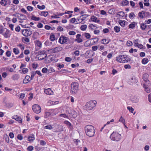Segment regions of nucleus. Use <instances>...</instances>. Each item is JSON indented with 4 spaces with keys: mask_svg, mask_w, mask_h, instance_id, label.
<instances>
[{
    "mask_svg": "<svg viewBox=\"0 0 151 151\" xmlns=\"http://www.w3.org/2000/svg\"><path fill=\"white\" fill-rule=\"evenodd\" d=\"M22 33L24 36L28 37L31 35L32 34V32L30 29H25L22 31Z\"/></svg>",
    "mask_w": 151,
    "mask_h": 151,
    "instance_id": "8",
    "label": "nucleus"
},
{
    "mask_svg": "<svg viewBox=\"0 0 151 151\" xmlns=\"http://www.w3.org/2000/svg\"><path fill=\"white\" fill-rule=\"evenodd\" d=\"M51 114V113L49 112H45V117L46 118L49 116Z\"/></svg>",
    "mask_w": 151,
    "mask_h": 151,
    "instance_id": "55",
    "label": "nucleus"
},
{
    "mask_svg": "<svg viewBox=\"0 0 151 151\" xmlns=\"http://www.w3.org/2000/svg\"><path fill=\"white\" fill-rule=\"evenodd\" d=\"M124 15V13L123 12H120L117 14L116 17H123Z\"/></svg>",
    "mask_w": 151,
    "mask_h": 151,
    "instance_id": "23",
    "label": "nucleus"
},
{
    "mask_svg": "<svg viewBox=\"0 0 151 151\" xmlns=\"http://www.w3.org/2000/svg\"><path fill=\"white\" fill-rule=\"evenodd\" d=\"M148 76L149 75L147 73H145L143 74V79L145 82L144 84H145L147 85L150 84V81L147 79Z\"/></svg>",
    "mask_w": 151,
    "mask_h": 151,
    "instance_id": "11",
    "label": "nucleus"
},
{
    "mask_svg": "<svg viewBox=\"0 0 151 151\" xmlns=\"http://www.w3.org/2000/svg\"><path fill=\"white\" fill-rule=\"evenodd\" d=\"M81 35L79 34H77L76 35V39H75V41L78 43H80L83 42L82 39L81 38Z\"/></svg>",
    "mask_w": 151,
    "mask_h": 151,
    "instance_id": "14",
    "label": "nucleus"
},
{
    "mask_svg": "<svg viewBox=\"0 0 151 151\" xmlns=\"http://www.w3.org/2000/svg\"><path fill=\"white\" fill-rule=\"evenodd\" d=\"M4 139L6 140L7 142H9V138L7 134H5L4 135Z\"/></svg>",
    "mask_w": 151,
    "mask_h": 151,
    "instance_id": "37",
    "label": "nucleus"
},
{
    "mask_svg": "<svg viewBox=\"0 0 151 151\" xmlns=\"http://www.w3.org/2000/svg\"><path fill=\"white\" fill-rule=\"evenodd\" d=\"M114 29L115 32L117 33L119 32L120 31V28L117 26H115Z\"/></svg>",
    "mask_w": 151,
    "mask_h": 151,
    "instance_id": "30",
    "label": "nucleus"
},
{
    "mask_svg": "<svg viewBox=\"0 0 151 151\" xmlns=\"http://www.w3.org/2000/svg\"><path fill=\"white\" fill-rule=\"evenodd\" d=\"M27 9L29 11L31 12L33 10V8L30 6H27Z\"/></svg>",
    "mask_w": 151,
    "mask_h": 151,
    "instance_id": "51",
    "label": "nucleus"
},
{
    "mask_svg": "<svg viewBox=\"0 0 151 151\" xmlns=\"http://www.w3.org/2000/svg\"><path fill=\"white\" fill-rule=\"evenodd\" d=\"M148 60L147 58L143 59L142 60V63L144 64H145L148 62Z\"/></svg>",
    "mask_w": 151,
    "mask_h": 151,
    "instance_id": "31",
    "label": "nucleus"
},
{
    "mask_svg": "<svg viewBox=\"0 0 151 151\" xmlns=\"http://www.w3.org/2000/svg\"><path fill=\"white\" fill-rule=\"evenodd\" d=\"M46 143V142L43 140H41L40 141V144L41 145H45Z\"/></svg>",
    "mask_w": 151,
    "mask_h": 151,
    "instance_id": "64",
    "label": "nucleus"
},
{
    "mask_svg": "<svg viewBox=\"0 0 151 151\" xmlns=\"http://www.w3.org/2000/svg\"><path fill=\"white\" fill-rule=\"evenodd\" d=\"M48 70L47 68H43L42 70V72L43 73H46L48 71Z\"/></svg>",
    "mask_w": 151,
    "mask_h": 151,
    "instance_id": "53",
    "label": "nucleus"
},
{
    "mask_svg": "<svg viewBox=\"0 0 151 151\" xmlns=\"http://www.w3.org/2000/svg\"><path fill=\"white\" fill-rule=\"evenodd\" d=\"M76 34V32L74 31H70L68 33V34L70 35H74Z\"/></svg>",
    "mask_w": 151,
    "mask_h": 151,
    "instance_id": "61",
    "label": "nucleus"
},
{
    "mask_svg": "<svg viewBox=\"0 0 151 151\" xmlns=\"http://www.w3.org/2000/svg\"><path fill=\"white\" fill-rule=\"evenodd\" d=\"M6 0H1L0 2V4L1 5H3L4 6L6 5Z\"/></svg>",
    "mask_w": 151,
    "mask_h": 151,
    "instance_id": "46",
    "label": "nucleus"
},
{
    "mask_svg": "<svg viewBox=\"0 0 151 151\" xmlns=\"http://www.w3.org/2000/svg\"><path fill=\"white\" fill-rule=\"evenodd\" d=\"M135 22L132 23L129 25V28L131 29L134 28L135 26Z\"/></svg>",
    "mask_w": 151,
    "mask_h": 151,
    "instance_id": "27",
    "label": "nucleus"
},
{
    "mask_svg": "<svg viewBox=\"0 0 151 151\" xmlns=\"http://www.w3.org/2000/svg\"><path fill=\"white\" fill-rule=\"evenodd\" d=\"M88 16V15L87 14H84L80 17L82 21H83L85 20V19Z\"/></svg>",
    "mask_w": 151,
    "mask_h": 151,
    "instance_id": "34",
    "label": "nucleus"
},
{
    "mask_svg": "<svg viewBox=\"0 0 151 151\" xmlns=\"http://www.w3.org/2000/svg\"><path fill=\"white\" fill-rule=\"evenodd\" d=\"M74 54L76 56H78L79 55V51L78 50H76L74 52Z\"/></svg>",
    "mask_w": 151,
    "mask_h": 151,
    "instance_id": "62",
    "label": "nucleus"
},
{
    "mask_svg": "<svg viewBox=\"0 0 151 151\" xmlns=\"http://www.w3.org/2000/svg\"><path fill=\"white\" fill-rule=\"evenodd\" d=\"M119 121L122 122L124 124L125 120L124 118L122 116H121L119 120Z\"/></svg>",
    "mask_w": 151,
    "mask_h": 151,
    "instance_id": "54",
    "label": "nucleus"
},
{
    "mask_svg": "<svg viewBox=\"0 0 151 151\" xmlns=\"http://www.w3.org/2000/svg\"><path fill=\"white\" fill-rule=\"evenodd\" d=\"M91 20L95 22L99 23L100 21V20L96 16H93L91 17Z\"/></svg>",
    "mask_w": 151,
    "mask_h": 151,
    "instance_id": "18",
    "label": "nucleus"
},
{
    "mask_svg": "<svg viewBox=\"0 0 151 151\" xmlns=\"http://www.w3.org/2000/svg\"><path fill=\"white\" fill-rule=\"evenodd\" d=\"M147 14L148 12L142 11L138 13V16L140 18L143 19L145 17V15Z\"/></svg>",
    "mask_w": 151,
    "mask_h": 151,
    "instance_id": "13",
    "label": "nucleus"
},
{
    "mask_svg": "<svg viewBox=\"0 0 151 151\" xmlns=\"http://www.w3.org/2000/svg\"><path fill=\"white\" fill-rule=\"evenodd\" d=\"M17 138L19 140H21L23 139V137L21 134H18L17 136Z\"/></svg>",
    "mask_w": 151,
    "mask_h": 151,
    "instance_id": "63",
    "label": "nucleus"
},
{
    "mask_svg": "<svg viewBox=\"0 0 151 151\" xmlns=\"http://www.w3.org/2000/svg\"><path fill=\"white\" fill-rule=\"evenodd\" d=\"M44 92L46 94L50 95L52 94L53 92L50 88H48L44 90Z\"/></svg>",
    "mask_w": 151,
    "mask_h": 151,
    "instance_id": "15",
    "label": "nucleus"
},
{
    "mask_svg": "<svg viewBox=\"0 0 151 151\" xmlns=\"http://www.w3.org/2000/svg\"><path fill=\"white\" fill-rule=\"evenodd\" d=\"M97 102L96 101L92 100L86 103V106L87 110H92L96 105Z\"/></svg>",
    "mask_w": 151,
    "mask_h": 151,
    "instance_id": "3",
    "label": "nucleus"
},
{
    "mask_svg": "<svg viewBox=\"0 0 151 151\" xmlns=\"http://www.w3.org/2000/svg\"><path fill=\"white\" fill-rule=\"evenodd\" d=\"M54 71H55L54 69L52 68H49L48 70V73H51V72H53Z\"/></svg>",
    "mask_w": 151,
    "mask_h": 151,
    "instance_id": "56",
    "label": "nucleus"
},
{
    "mask_svg": "<svg viewBox=\"0 0 151 151\" xmlns=\"http://www.w3.org/2000/svg\"><path fill=\"white\" fill-rule=\"evenodd\" d=\"M69 39L68 37L61 36L59 40V42L61 44H64L67 42Z\"/></svg>",
    "mask_w": 151,
    "mask_h": 151,
    "instance_id": "9",
    "label": "nucleus"
},
{
    "mask_svg": "<svg viewBox=\"0 0 151 151\" xmlns=\"http://www.w3.org/2000/svg\"><path fill=\"white\" fill-rule=\"evenodd\" d=\"M111 139L113 140L118 141L121 138V134L116 132H113L110 136Z\"/></svg>",
    "mask_w": 151,
    "mask_h": 151,
    "instance_id": "4",
    "label": "nucleus"
},
{
    "mask_svg": "<svg viewBox=\"0 0 151 151\" xmlns=\"http://www.w3.org/2000/svg\"><path fill=\"white\" fill-rule=\"evenodd\" d=\"M135 17V16L133 12H131L129 15V17L130 19H132Z\"/></svg>",
    "mask_w": 151,
    "mask_h": 151,
    "instance_id": "39",
    "label": "nucleus"
},
{
    "mask_svg": "<svg viewBox=\"0 0 151 151\" xmlns=\"http://www.w3.org/2000/svg\"><path fill=\"white\" fill-rule=\"evenodd\" d=\"M39 35V33L37 32H35L33 34V38L34 39H36L37 38V37Z\"/></svg>",
    "mask_w": 151,
    "mask_h": 151,
    "instance_id": "33",
    "label": "nucleus"
},
{
    "mask_svg": "<svg viewBox=\"0 0 151 151\" xmlns=\"http://www.w3.org/2000/svg\"><path fill=\"white\" fill-rule=\"evenodd\" d=\"M32 109L33 111L37 114H38L41 111V108L38 105L35 104L32 106Z\"/></svg>",
    "mask_w": 151,
    "mask_h": 151,
    "instance_id": "6",
    "label": "nucleus"
},
{
    "mask_svg": "<svg viewBox=\"0 0 151 151\" xmlns=\"http://www.w3.org/2000/svg\"><path fill=\"white\" fill-rule=\"evenodd\" d=\"M35 139V136L33 134H31L28 137V140L30 142H33Z\"/></svg>",
    "mask_w": 151,
    "mask_h": 151,
    "instance_id": "20",
    "label": "nucleus"
},
{
    "mask_svg": "<svg viewBox=\"0 0 151 151\" xmlns=\"http://www.w3.org/2000/svg\"><path fill=\"white\" fill-rule=\"evenodd\" d=\"M37 7L40 9H43L45 8V6L44 5H42V6L38 5L37 6Z\"/></svg>",
    "mask_w": 151,
    "mask_h": 151,
    "instance_id": "43",
    "label": "nucleus"
},
{
    "mask_svg": "<svg viewBox=\"0 0 151 151\" xmlns=\"http://www.w3.org/2000/svg\"><path fill=\"white\" fill-rule=\"evenodd\" d=\"M150 84L147 85L145 84H143V87L145 88V91L147 93L150 92V89L149 86H150Z\"/></svg>",
    "mask_w": 151,
    "mask_h": 151,
    "instance_id": "17",
    "label": "nucleus"
},
{
    "mask_svg": "<svg viewBox=\"0 0 151 151\" xmlns=\"http://www.w3.org/2000/svg\"><path fill=\"white\" fill-rule=\"evenodd\" d=\"M12 118L15 119V120L18 121L19 123H22V119L17 116H13Z\"/></svg>",
    "mask_w": 151,
    "mask_h": 151,
    "instance_id": "19",
    "label": "nucleus"
},
{
    "mask_svg": "<svg viewBox=\"0 0 151 151\" xmlns=\"http://www.w3.org/2000/svg\"><path fill=\"white\" fill-rule=\"evenodd\" d=\"M22 72L25 74L28 71V69L26 68H23L22 69Z\"/></svg>",
    "mask_w": 151,
    "mask_h": 151,
    "instance_id": "49",
    "label": "nucleus"
},
{
    "mask_svg": "<svg viewBox=\"0 0 151 151\" xmlns=\"http://www.w3.org/2000/svg\"><path fill=\"white\" fill-rule=\"evenodd\" d=\"M127 109L131 113H133L134 111V109L132 107L128 106L127 107Z\"/></svg>",
    "mask_w": 151,
    "mask_h": 151,
    "instance_id": "42",
    "label": "nucleus"
},
{
    "mask_svg": "<svg viewBox=\"0 0 151 151\" xmlns=\"http://www.w3.org/2000/svg\"><path fill=\"white\" fill-rule=\"evenodd\" d=\"M64 123L68 125L69 127H71L72 126V125H71V124L70 122H69L68 121H65L64 122Z\"/></svg>",
    "mask_w": 151,
    "mask_h": 151,
    "instance_id": "52",
    "label": "nucleus"
},
{
    "mask_svg": "<svg viewBox=\"0 0 151 151\" xmlns=\"http://www.w3.org/2000/svg\"><path fill=\"white\" fill-rule=\"evenodd\" d=\"M92 49L93 51H96L98 49V46H93L92 47Z\"/></svg>",
    "mask_w": 151,
    "mask_h": 151,
    "instance_id": "58",
    "label": "nucleus"
},
{
    "mask_svg": "<svg viewBox=\"0 0 151 151\" xmlns=\"http://www.w3.org/2000/svg\"><path fill=\"white\" fill-rule=\"evenodd\" d=\"M35 74L36 73H35V72H32L31 73V77H30V79L31 80H32L33 79L34 77L35 76Z\"/></svg>",
    "mask_w": 151,
    "mask_h": 151,
    "instance_id": "48",
    "label": "nucleus"
},
{
    "mask_svg": "<svg viewBox=\"0 0 151 151\" xmlns=\"http://www.w3.org/2000/svg\"><path fill=\"white\" fill-rule=\"evenodd\" d=\"M50 40L51 41H54L55 40V37L54 35H51L50 36Z\"/></svg>",
    "mask_w": 151,
    "mask_h": 151,
    "instance_id": "40",
    "label": "nucleus"
},
{
    "mask_svg": "<svg viewBox=\"0 0 151 151\" xmlns=\"http://www.w3.org/2000/svg\"><path fill=\"white\" fill-rule=\"evenodd\" d=\"M48 14V13L47 12H42L41 13L40 15L41 16H43L46 17L47 16Z\"/></svg>",
    "mask_w": 151,
    "mask_h": 151,
    "instance_id": "29",
    "label": "nucleus"
},
{
    "mask_svg": "<svg viewBox=\"0 0 151 151\" xmlns=\"http://www.w3.org/2000/svg\"><path fill=\"white\" fill-rule=\"evenodd\" d=\"M23 39L27 42H28L29 41V39L28 37H23Z\"/></svg>",
    "mask_w": 151,
    "mask_h": 151,
    "instance_id": "59",
    "label": "nucleus"
},
{
    "mask_svg": "<svg viewBox=\"0 0 151 151\" xmlns=\"http://www.w3.org/2000/svg\"><path fill=\"white\" fill-rule=\"evenodd\" d=\"M19 75L16 74L14 75L12 77V78L14 80H17L19 78Z\"/></svg>",
    "mask_w": 151,
    "mask_h": 151,
    "instance_id": "24",
    "label": "nucleus"
},
{
    "mask_svg": "<svg viewBox=\"0 0 151 151\" xmlns=\"http://www.w3.org/2000/svg\"><path fill=\"white\" fill-rule=\"evenodd\" d=\"M36 44H37V45L39 47H41L42 46V43L39 41H37Z\"/></svg>",
    "mask_w": 151,
    "mask_h": 151,
    "instance_id": "47",
    "label": "nucleus"
},
{
    "mask_svg": "<svg viewBox=\"0 0 151 151\" xmlns=\"http://www.w3.org/2000/svg\"><path fill=\"white\" fill-rule=\"evenodd\" d=\"M127 55H121L116 58V60L120 63H125L128 62V60H126Z\"/></svg>",
    "mask_w": 151,
    "mask_h": 151,
    "instance_id": "5",
    "label": "nucleus"
},
{
    "mask_svg": "<svg viewBox=\"0 0 151 151\" xmlns=\"http://www.w3.org/2000/svg\"><path fill=\"white\" fill-rule=\"evenodd\" d=\"M34 149L33 147L32 146H29L27 148V150L29 151H32Z\"/></svg>",
    "mask_w": 151,
    "mask_h": 151,
    "instance_id": "50",
    "label": "nucleus"
},
{
    "mask_svg": "<svg viewBox=\"0 0 151 151\" xmlns=\"http://www.w3.org/2000/svg\"><path fill=\"white\" fill-rule=\"evenodd\" d=\"M87 28V26L86 25L83 24L81 26V29L82 30L85 31L86 30Z\"/></svg>",
    "mask_w": 151,
    "mask_h": 151,
    "instance_id": "32",
    "label": "nucleus"
},
{
    "mask_svg": "<svg viewBox=\"0 0 151 151\" xmlns=\"http://www.w3.org/2000/svg\"><path fill=\"white\" fill-rule=\"evenodd\" d=\"M31 19L35 21H38L40 20V18L39 17H36L35 16H32L31 17Z\"/></svg>",
    "mask_w": 151,
    "mask_h": 151,
    "instance_id": "38",
    "label": "nucleus"
},
{
    "mask_svg": "<svg viewBox=\"0 0 151 151\" xmlns=\"http://www.w3.org/2000/svg\"><path fill=\"white\" fill-rule=\"evenodd\" d=\"M44 128L45 129H52V127L50 125H47L45 126Z\"/></svg>",
    "mask_w": 151,
    "mask_h": 151,
    "instance_id": "41",
    "label": "nucleus"
},
{
    "mask_svg": "<svg viewBox=\"0 0 151 151\" xmlns=\"http://www.w3.org/2000/svg\"><path fill=\"white\" fill-rule=\"evenodd\" d=\"M31 80L30 76H27L24 79L23 83H27L30 81Z\"/></svg>",
    "mask_w": 151,
    "mask_h": 151,
    "instance_id": "16",
    "label": "nucleus"
},
{
    "mask_svg": "<svg viewBox=\"0 0 151 151\" xmlns=\"http://www.w3.org/2000/svg\"><path fill=\"white\" fill-rule=\"evenodd\" d=\"M95 27L94 25H93V24H90L88 26V27L89 29H91L92 30H93V27Z\"/></svg>",
    "mask_w": 151,
    "mask_h": 151,
    "instance_id": "60",
    "label": "nucleus"
},
{
    "mask_svg": "<svg viewBox=\"0 0 151 151\" xmlns=\"http://www.w3.org/2000/svg\"><path fill=\"white\" fill-rule=\"evenodd\" d=\"M63 49V48L61 47H56L54 48L48 50V51L50 53H55L61 51Z\"/></svg>",
    "mask_w": 151,
    "mask_h": 151,
    "instance_id": "7",
    "label": "nucleus"
},
{
    "mask_svg": "<svg viewBox=\"0 0 151 151\" xmlns=\"http://www.w3.org/2000/svg\"><path fill=\"white\" fill-rule=\"evenodd\" d=\"M84 36L87 39H89L90 38L91 35L90 34L88 33H85L83 34L82 37Z\"/></svg>",
    "mask_w": 151,
    "mask_h": 151,
    "instance_id": "21",
    "label": "nucleus"
},
{
    "mask_svg": "<svg viewBox=\"0 0 151 151\" xmlns=\"http://www.w3.org/2000/svg\"><path fill=\"white\" fill-rule=\"evenodd\" d=\"M16 16L19 19L21 20H25L27 18L26 17L25 15L21 14H17Z\"/></svg>",
    "mask_w": 151,
    "mask_h": 151,
    "instance_id": "12",
    "label": "nucleus"
},
{
    "mask_svg": "<svg viewBox=\"0 0 151 151\" xmlns=\"http://www.w3.org/2000/svg\"><path fill=\"white\" fill-rule=\"evenodd\" d=\"M38 60H41L44 59L47 56V54L45 53L44 51H40L39 52V54L38 55Z\"/></svg>",
    "mask_w": 151,
    "mask_h": 151,
    "instance_id": "10",
    "label": "nucleus"
},
{
    "mask_svg": "<svg viewBox=\"0 0 151 151\" xmlns=\"http://www.w3.org/2000/svg\"><path fill=\"white\" fill-rule=\"evenodd\" d=\"M122 4L123 6H126L129 4V2L127 0H123L122 1Z\"/></svg>",
    "mask_w": 151,
    "mask_h": 151,
    "instance_id": "26",
    "label": "nucleus"
},
{
    "mask_svg": "<svg viewBox=\"0 0 151 151\" xmlns=\"http://www.w3.org/2000/svg\"><path fill=\"white\" fill-rule=\"evenodd\" d=\"M52 43V42H50L48 40H47L45 43V45L47 46H50Z\"/></svg>",
    "mask_w": 151,
    "mask_h": 151,
    "instance_id": "35",
    "label": "nucleus"
},
{
    "mask_svg": "<svg viewBox=\"0 0 151 151\" xmlns=\"http://www.w3.org/2000/svg\"><path fill=\"white\" fill-rule=\"evenodd\" d=\"M110 40H108L106 39H102L101 41L103 42L102 43L104 44H107L110 42Z\"/></svg>",
    "mask_w": 151,
    "mask_h": 151,
    "instance_id": "25",
    "label": "nucleus"
},
{
    "mask_svg": "<svg viewBox=\"0 0 151 151\" xmlns=\"http://www.w3.org/2000/svg\"><path fill=\"white\" fill-rule=\"evenodd\" d=\"M146 27L147 25L145 24L142 23L140 25V28L143 30L145 29H146Z\"/></svg>",
    "mask_w": 151,
    "mask_h": 151,
    "instance_id": "28",
    "label": "nucleus"
},
{
    "mask_svg": "<svg viewBox=\"0 0 151 151\" xmlns=\"http://www.w3.org/2000/svg\"><path fill=\"white\" fill-rule=\"evenodd\" d=\"M85 130L87 135L90 137H92L94 136L95 131L93 126L91 125H87L86 126Z\"/></svg>",
    "mask_w": 151,
    "mask_h": 151,
    "instance_id": "1",
    "label": "nucleus"
},
{
    "mask_svg": "<svg viewBox=\"0 0 151 151\" xmlns=\"http://www.w3.org/2000/svg\"><path fill=\"white\" fill-rule=\"evenodd\" d=\"M145 24H148L151 23V19H150L148 20H146L145 21Z\"/></svg>",
    "mask_w": 151,
    "mask_h": 151,
    "instance_id": "57",
    "label": "nucleus"
},
{
    "mask_svg": "<svg viewBox=\"0 0 151 151\" xmlns=\"http://www.w3.org/2000/svg\"><path fill=\"white\" fill-rule=\"evenodd\" d=\"M78 84L76 82H74L72 83L71 85V93L75 94L76 93L78 90Z\"/></svg>",
    "mask_w": 151,
    "mask_h": 151,
    "instance_id": "2",
    "label": "nucleus"
},
{
    "mask_svg": "<svg viewBox=\"0 0 151 151\" xmlns=\"http://www.w3.org/2000/svg\"><path fill=\"white\" fill-rule=\"evenodd\" d=\"M72 60V59L70 57H67L65 58V61L68 62H70Z\"/></svg>",
    "mask_w": 151,
    "mask_h": 151,
    "instance_id": "45",
    "label": "nucleus"
},
{
    "mask_svg": "<svg viewBox=\"0 0 151 151\" xmlns=\"http://www.w3.org/2000/svg\"><path fill=\"white\" fill-rule=\"evenodd\" d=\"M13 52L15 53V54H18L19 52V50L17 49L14 48L13 49Z\"/></svg>",
    "mask_w": 151,
    "mask_h": 151,
    "instance_id": "44",
    "label": "nucleus"
},
{
    "mask_svg": "<svg viewBox=\"0 0 151 151\" xmlns=\"http://www.w3.org/2000/svg\"><path fill=\"white\" fill-rule=\"evenodd\" d=\"M132 84H135L138 82V80L135 77H132L131 79Z\"/></svg>",
    "mask_w": 151,
    "mask_h": 151,
    "instance_id": "22",
    "label": "nucleus"
},
{
    "mask_svg": "<svg viewBox=\"0 0 151 151\" xmlns=\"http://www.w3.org/2000/svg\"><path fill=\"white\" fill-rule=\"evenodd\" d=\"M119 23L122 27H124L125 26V22L123 21L119 20Z\"/></svg>",
    "mask_w": 151,
    "mask_h": 151,
    "instance_id": "36",
    "label": "nucleus"
}]
</instances>
